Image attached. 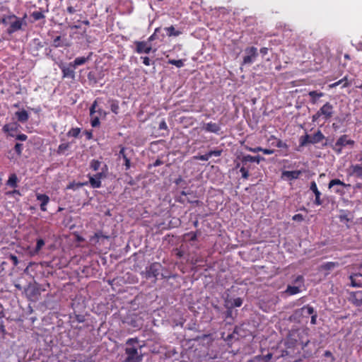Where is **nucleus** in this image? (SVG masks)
<instances>
[{
	"mask_svg": "<svg viewBox=\"0 0 362 362\" xmlns=\"http://www.w3.org/2000/svg\"><path fill=\"white\" fill-rule=\"evenodd\" d=\"M142 346L139 344L137 337L129 338L124 344L125 358L122 362H142Z\"/></svg>",
	"mask_w": 362,
	"mask_h": 362,
	"instance_id": "obj_1",
	"label": "nucleus"
},
{
	"mask_svg": "<svg viewBox=\"0 0 362 362\" xmlns=\"http://www.w3.org/2000/svg\"><path fill=\"white\" fill-rule=\"evenodd\" d=\"M27 15L25 13L22 18H20L15 15H11L7 18H4L3 22L6 24H9V27L7 29V33L8 34H12L16 31L22 30L23 25H27V23L25 21Z\"/></svg>",
	"mask_w": 362,
	"mask_h": 362,
	"instance_id": "obj_2",
	"label": "nucleus"
},
{
	"mask_svg": "<svg viewBox=\"0 0 362 362\" xmlns=\"http://www.w3.org/2000/svg\"><path fill=\"white\" fill-rule=\"evenodd\" d=\"M163 266L160 263L153 262L148 267H146L145 271L142 272L141 274L146 279L153 278V282L155 283L158 279V276L160 275Z\"/></svg>",
	"mask_w": 362,
	"mask_h": 362,
	"instance_id": "obj_3",
	"label": "nucleus"
},
{
	"mask_svg": "<svg viewBox=\"0 0 362 362\" xmlns=\"http://www.w3.org/2000/svg\"><path fill=\"white\" fill-rule=\"evenodd\" d=\"M354 144V141L348 139V136L346 134H344L341 136L334 144H331L330 143L325 142L323 146H331L332 149L338 154H341L342 151L343 147L349 145L353 146Z\"/></svg>",
	"mask_w": 362,
	"mask_h": 362,
	"instance_id": "obj_4",
	"label": "nucleus"
},
{
	"mask_svg": "<svg viewBox=\"0 0 362 362\" xmlns=\"http://www.w3.org/2000/svg\"><path fill=\"white\" fill-rule=\"evenodd\" d=\"M41 288L39 285H28L25 288L27 298L32 301H37L41 294Z\"/></svg>",
	"mask_w": 362,
	"mask_h": 362,
	"instance_id": "obj_5",
	"label": "nucleus"
},
{
	"mask_svg": "<svg viewBox=\"0 0 362 362\" xmlns=\"http://www.w3.org/2000/svg\"><path fill=\"white\" fill-rule=\"evenodd\" d=\"M134 45L136 46L134 52L138 54H148L152 50L153 52L156 51V49L152 47L151 44L146 41H135Z\"/></svg>",
	"mask_w": 362,
	"mask_h": 362,
	"instance_id": "obj_6",
	"label": "nucleus"
},
{
	"mask_svg": "<svg viewBox=\"0 0 362 362\" xmlns=\"http://www.w3.org/2000/svg\"><path fill=\"white\" fill-rule=\"evenodd\" d=\"M245 56L243 57V64H252L258 56L257 49L255 47H247L245 49Z\"/></svg>",
	"mask_w": 362,
	"mask_h": 362,
	"instance_id": "obj_7",
	"label": "nucleus"
},
{
	"mask_svg": "<svg viewBox=\"0 0 362 362\" xmlns=\"http://www.w3.org/2000/svg\"><path fill=\"white\" fill-rule=\"evenodd\" d=\"M315 312V310L312 306L306 305L299 309L296 310L292 315V317L294 319H299L300 317H308L309 315L314 314Z\"/></svg>",
	"mask_w": 362,
	"mask_h": 362,
	"instance_id": "obj_8",
	"label": "nucleus"
},
{
	"mask_svg": "<svg viewBox=\"0 0 362 362\" xmlns=\"http://www.w3.org/2000/svg\"><path fill=\"white\" fill-rule=\"evenodd\" d=\"M59 67L62 72L63 78H68L74 79L75 78V67L71 66V63H69L68 64H65L64 63H61L59 64Z\"/></svg>",
	"mask_w": 362,
	"mask_h": 362,
	"instance_id": "obj_9",
	"label": "nucleus"
},
{
	"mask_svg": "<svg viewBox=\"0 0 362 362\" xmlns=\"http://www.w3.org/2000/svg\"><path fill=\"white\" fill-rule=\"evenodd\" d=\"M351 185L349 184H346L339 179L331 180L328 184L329 189L334 187V192L339 194H342L344 193V190L341 188V187H349Z\"/></svg>",
	"mask_w": 362,
	"mask_h": 362,
	"instance_id": "obj_10",
	"label": "nucleus"
},
{
	"mask_svg": "<svg viewBox=\"0 0 362 362\" xmlns=\"http://www.w3.org/2000/svg\"><path fill=\"white\" fill-rule=\"evenodd\" d=\"M237 159L240 160L242 165H247L248 163H256L259 164L261 161L265 160V158L260 156H252L250 155H243L238 156Z\"/></svg>",
	"mask_w": 362,
	"mask_h": 362,
	"instance_id": "obj_11",
	"label": "nucleus"
},
{
	"mask_svg": "<svg viewBox=\"0 0 362 362\" xmlns=\"http://www.w3.org/2000/svg\"><path fill=\"white\" fill-rule=\"evenodd\" d=\"M21 126L18 123V122H13L8 124H6L3 128L2 131L7 134L8 136L11 137H14L16 132H19Z\"/></svg>",
	"mask_w": 362,
	"mask_h": 362,
	"instance_id": "obj_12",
	"label": "nucleus"
},
{
	"mask_svg": "<svg viewBox=\"0 0 362 362\" xmlns=\"http://www.w3.org/2000/svg\"><path fill=\"white\" fill-rule=\"evenodd\" d=\"M333 105L329 102L326 103L322 107L320 108V112L325 120L329 119L334 113Z\"/></svg>",
	"mask_w": 362,
	"mask_h": 362,
	"instance_id": "obj_13",
	"label": "nucleus"
},
{
	"mask_svg": "<svg viewBox=\"0 0 362 362\" xmlns=\"http://www.w3.org/2000/svg\"><path fill=\"white\" fill-rule=\"evenodd\" d=\"M123 322L134 328H140L142 326V320L136 315L127 317Z\"/></svg>",
	"mask_w": 362,
	"mask_h": 362,
	"instance_id": "obj_14",
	"label": "nucleus"
},
{
	"mask_svg": "<svg viewBox=\"0 0 362 362\" xmlns=\"http://www.w3.org/2000/svg\"><path fill=\"white\" fill-rule=\"evenodd\" d=\"M300 334V330H298V329L292 330L289 333L288 337H289L290 340L293 341H292V344L293 345L299 344L302 346V348L303 349L308 346V344L309 343V340H307L306 341H303V340H300V339H298L296 338V337H299Z\"/></svg>",
	"mask_w": 362,
	"mask_h": 362,
	"instance_id": "obj_15",
	"label": "nucleus"
},
{
	"mask_svg": "<svg viewBox=\"0 0 362 362\" xmlns=\"http://www.w3.org/2000/svg\"><path fill=\"white\" fill-rule=\"evenodd\" d=\"M340 214L338 218L341 223H344L346 226L347 228H350V226L348 224L349 222L353 221L354 216L353 214L347 210H340Z\"/></svg>",
	"mask_w": 362,
	"mask_h": 362,
	"instance_id": "obj_16",
	"label": "nucleus"
},
{
	"mask_svg": "<svg viewBox=\"0 0 362 362\" xmlns=\"http://www.w3.org/2000/svg\"><path fill=\"white\" fill-rule=\"evenodd\" d=\"M310 189L315 194V199L314 201L315 204L320 206L323 203V200L321 199V192L318 190L317 184L315 181L310 182Z\"/></svg>",
	"mask_w": 362,
	"mask_h": 362,
	"instance_id": "obj_17",
	"label": "nucleus"
},
{
	"mask_svg": "<svg viewBox=\"0 0 362 362\" xmlns=\"http://www.w3.org/2000/svg\"><path fill=\"white\" fill-rule=\"evenodd\" d=\"M36 199L37 201H40V209L42 211H46L47 208L46 206L49 202V197L45 194H37Z\"/></svg>",
	"mask_w": 362,
	"mask_h": 362,
	"instance_id": "obj_18",
	"label": "nucleus"
},
{
	"mask_svg": "<svg viewBox=\"0 0 362 362\" xmlns=\"http://www.w3.org/2000/svg\"><path fill=\"white\" fill-rule=\"evenodd\" d=\"M302 172L300 170H285L282 173V177L286 178L289 180H296L301 175Z\"/></svg>",
	"mask_w": 362,
	"mask_h": 362,
	"instance_id": "obj_19",
	"label": "nucleus"
},
{
	"mask_svg": "<svg viewBox=\"0 0 362 362\" xmlns=\"http://www.w3.org/2000/svg\"><path fill=\"white\" fill-rule=\"evenodd\" d=\"M204 129L206 132L218 134L221 131V127L219 124L211 122L204 124Z\"/></svg>",
	"mask_w": 362,
	"mask_h": 362,
	"instance_id": "obj_20",
	"label": "nucleus"
},
{
	"mask_svg": "<svg viewBox=\"0 0 362 362\" xmlns=\"http://www.w3.org/2000/svg\"><path fill=\"white\" fill-rule=\"evenodd\" d=\"M93 53L90 52L88 55L85 57H76L71 63V66H74L75 68H76L78 66L83 65L86 64L88 61H89L91 59Z\"/></svg>",
	"mask_w": 362,
	"mask_h": 362,
	"instance_id": "obj_21",
	"label": "nucleus"
},
{
	"mask_svg": "<svg viewBox=\"0 0 362 362\" xmlns=\"http://www.w3.org/2000/svg\"><path fill=\"white\" fill-rule=\"evenodd\" d=\"M351 285L354 287L362 286V274L356 273L349 276Z\"/></svg>",
	"mask_w": 362,
	"mask_h": 362,
	"instance_id": "obj_22",
	"label": "nucleus"
},
{
	"mask_svg": "<svg viewBox=\"0 0 362 362\" xmlns=\"http://www.w3.org/2000/svg\"><path fill=\"white\" fill-rule=\"evenodd\" d=\"M15 116L18 120V122H21V123H25L26 122L28 119H29V114L28 112L24 110V109H22L20 111H17L16 113H15Z\"/></svg>",
	"mask_w": 362,
	"mask_h": 362,
	"instance_id": "obj_23",
	"label": "nucleus"
},
{
	"mask_svg": "<svg viewBox=\"0 0 362 362\" xmlns=\"http://www.w3.org/2000/svg\"><path fill=\"white\" fill-rule=\"evenodd\" d=\"M127 148L125 147L121 146L120 151L119 152V158H122L124 163V165L126 167V170L130 168L131 163L130 159L127 157V154L126 153Z\"/></svg>",
	"mask_w": 362,
	"mask_h": 362,
	"instance_id": "obj_24",
	"label": "nucleus"
},
{
	"mask_svg": "<svg viewBox=\"0 0 362 362\" xmlns=\"http://www.w3.org/2000/svg\"><path fill=\"white\" fill-rule=\"evenodd\" d=\"M161 28H156L153 32V33L148 38L147 41L151 44V42L156 39L163 40L165 37V34L160 33Z\"/></svg>",
	"mask_w": 362,
	"mask_h": 362,
	"instance_id": "obj_25",
	"label": "nucleus"
},
{
	"mask_svg": "<svg viewBox=\"0 0 362 362\" xmlns=\"http://www.w3.org/2000/svg\"><path fill=\"white\" fill-rule=\"evenodd\" d=\"M352 302L356 306L362 305V290L355 291L351 296Z\"/></svg>",
	"mask_w": 362,
	"mask_h": 362,
	"instance_id": "obj_26",
	"label": "nucleus"
},
{
	"mask_svg": "<svg viewBox=\"0 0 362 362\" xmlns=\"http://www.w3.org/2000/svg\"><path fill=\"white\" fill-rule=\"evenodd\" d=\"M325 137L320 130H317L313 135H311V144H316L321 142Z\"/></svg>",
	"mask_w": 362,
	"mask_h": 362,
	"instance_id": "obj_27",
	"label": "nucleus"
},
{
	"mask_svg": "<svg viewBox=\"0 0 362 362\" xmlns=\"http://www.w3.org/2000/svg\"><path fill=\"white\" fill-rule=\"evenodd\" d=\"M339 266V262H327L322 264L320 266V269H321V270L329 272V271H332V270L334 269L335 268L338 267Z\"/></svg>",
	"mask_w": 362,
	"mask_h": 362,
	"instance_id": "obj_28",
	"label": "nucleus"
},
{
	"mask_svg": "<svg viewBox=\"0 0 362 362\" xmlns=\"http://www.w3.org/2000/svg\"><path fill=\"white\" fill-rule=\"evenodd\" d=\"M247 149L252 153H257V152H263L264 154L266 155H271L274 153V149H267V148H262V147H256V148H251V147H247Z\"/></svg>",
	"mask_w": 362,
	"mask_h": 362,
	"instance_id": "obj_29",
	"label": "nucleus"
},
{
	"mask_svg": "<svg viewBox=\"0 0 362 362\" xmlns=\"http://www.w3.org/2000/svg\"><path fill=\"white\" fill-rule=\"evenodd\" d=\"M351 173L350 175H354L358 178L362 179V165H352L351 166Z\"/></svg>",
	"mask_w": 362,
	"mask_h": 362,
	"instance_id": "obj_30",
	"label": "nucleus"
},
{
	"mask_svg": "<svg viewBox=\"0 0 362 362\" xmlns=\"http://www.w3.org/2000/svg\"><path fill=\"white\" fill-rule=\"evenodd\" d=\"M311 144V135L305 134L299 139V147L305 146Z\"/></svg>",
	"mask_w": 362,
	"mask_h": 362,
	"instance_id": "obj_31",
	"label": "nucleus"
},
{
	"mask_svg": "<svg viewBox=\"0 0 362 362\" xmlns=\"http://www.w3.org/2000/svg\"><path fill=\"white\" fill-rule=\"evenodd\" d=\"M164 30L166 31V35L168 37H177L182 33L181 31L176 30L173 25L165 27Z\"/></svg>",
	"mask_w": 362,
	"mask_h": 362,
	"instance_id": "obj_32",
	"label": "nucleus"
},
{
	"mask_svg": "<svg viewBox=\"0 0 362 362\" xmlns=\"http://www.w3.org/2000/svg\"><path fill=\"white\" fill-rule=\"evenodd\" d=\"M18 179L17 175L15 173L11 174L8 180H7L6 185L11 187L16 188L17 187Z\"/></svg>",
	"mask_w": 362,
	"mask_h": 362,
	"instance_id": "obj_33",
	"label": "nucleus"
},
{
	"mask_svg": "<svg viewBox=\"0 0 362 362\" xmlns=\"http://www.w3.org/2000/svg\"><path fill=\"white\" fill-rule=\"evenodd\" d=\"M108 103L110 105L111 111L116 115L118 114L119 110V101L114 99H110L108 100Z\"/></svg>",
	"mask_w": 362,
	"mask_h": 362,
	"instance_id": "obj_34",
	"label": "nucleus"
},
{
	"mask_svg": "<svg viewBox=\"0 0 362 362\" xmlns=\"http://www.w3.org/2000/svg\"><path fill=\"white\" fill-rule=\"evenodd\" d=\"M300 286L301 285H298V286L288 285L285 291V293L290 296L297 294V293H300Z\"/></svg>",
	"mask_w": 362,
	"mask_h": 362,
	"instance_id": "obj_35",
	"label": "nucleus"
},
{
	"mask_svg": "<svg viewBox=\"0 0 362 362\" xmlns=\"http://www.w3.org/2000/svg\"><path fill=\"white\" fill-rule=\"evenodd\" d=\"M33 46L32 52L33 55H37V52L39 50V49L43 47V45L39 39H34L33 40Z\"/></svg>",
	"mask_w": 362,
	"mask_h": 362,
	"instance_id": "obj_36",
	"label": "nucleus"
},
{
	"mask_svg": "<svg viewBox=\"0 0 362 362\" xmlns=\"http://www.w3.org/2000/svg\"><path fill=\"white\" fill-rule=\"evenodd\" d=\"M89 182L93 188H100L101 187V181L94 175L89 177Z\"/></svg>",
	"mask_w": 362,
	"mask_h": 362,
	"instance_id": "obj_37",
	"label": "nucleus"
},
{
	"mask_svg": "<svg viewBox=\"0 0 362 362\" xmlns=\"http://www.w3.org/2000/svg\"><path fill=\"white\" fill-rule=\"evenodd\" d=\"M308 95L311 98V102L313 104H315L317 103V100L318 98H320L324 95V93H321V92L318 93L315 90H313V91L309 92Z\"/></svg>",
	"mask_w": 362,
	"mask_h": 362,
	"instance_id": "obj_38",
	"label": "nucleus"
},
{
	"mask_svg": "<svg viewBox=\"0 0 362 362\" xmlns=\"http://www.w3.org/2000/svg\"><path fill=\"white\" fill-rule=\"evenodd\" d=\"M225 307L226 308L227 310L224 313V318L226 320L228 319V318L233 319V308H232V307L229 306L228 300H226Z\"/></svg>",
	"mask_w": 362,
	"mask_h": 362,
	"instance_id": "obj_39",
	"label": "nucleus"
},
{
	"mask_svg": "<svg viewBox=\"0 0 362 362\" xmlns=\"http://www.w3.org/2000/svg\"><path fill=\"white\" fill-rule=\"evenodd\" d=\"M102 100L101 98H97L94 102L93 103V104L91 105L90 107V117H93V115H95V114L96 113V107L98 106V103H100V101Z\"/></svg>",
	"mask_w": 362,
	"mask_h": 362,
	"instance_id": "obj_40",
	"label": "nucleus"
},
{
	"mask_svg": "<svg viewBox=\"0 0 362 362\" xmlns=\"http://www.w3.org/2000/svg\"><path fill=\"white\" fill-rule=\"evenodd\" d=\"M248 166L247 165H242L241 168H240V172L241 173V175H242V177L243 179H248L249 176H250V174H249V170H248Z\"/></svg>",
	"mask_w": 362,
	"mask_h": 362,
	"instance_id": "obj_41",
	"label": "nucleus"
},
{
	"mask_svg": "<svg viewBox=\"0 0 362 362\" xmlns=\"http://www.w3.org/2000/svg\"><path fill=\"white\" fill-rule=\"evenodd\" d=\"M31 16L33 18L34 21H40L41 19H44L45 18V16L44 13L41 11H33L31 13Z\"/></svg>",
	"mask_w": 362,
	"mask_h": 362,
	"instance_id": "obj_42",
	"label": "nucleus"
},
{
	"mask_svg": "<svg viewBox=\"0 0 362 362\" xmlns=\"http://www.w3.org/2000/svg\"><path fill=\"white\" fill-rule=\"evenodd\" d=\"M101 165V162L98 160H92L90 163V168L94 171H97L100 169Z\"/></svg>",
	"mask_w": 362,
	"mask_h": 362,
	"instance_id": "obj_43",
	"label": "nucleus"
},
{
	"mask_svg": "<svg viewBox=\"0 0 362 362\" xmlns=\"http://www.w3.org/2000/svg\"><path fill=\"white\" fill-rule=\"evenodd\" d=\"M45 243L43 239L38 238L37 240L36 247L34 250V253L37 254L39 252V251L42 248V247L45 245Z\"/></svg>",
	"mask_w": 362,
	"mask_h": 362,
	"instance_id": "obj_44",
	"label": "nucleus"
},
{
	"mask_svg": "<svg viewBox=\"0 0 362 362\" xmlns=\"http://www.w3.org/2000/svg\"><path fill=\"white\" fill-rule=\"evenodd\" d=\"M81 132L80 128H71L67 133L68 136L78 137Z\"/></svg>",
	"mask_w": 362,
	"mask_h": 362,
	"instance_id": "obj_45",
	"label": "nucleus"
},
{
	"mask_svg": "<svg viewBox=\"0 0 362 362\" xmlns=\"http://www.w3.org/2000/svg\"><path fill=\"white\" fill-rule=\"evenodd\" d=\"M168 64L175 65L178 68H181L184 66V61L182 59H169Z\"/></svg>",
	"mask_w": 362,
	"mask_h": 362,
	"instance_id": "obj_46",
	"label": "nucleus"
},
{
	"mask_svg": "<svg viewBox=\"0 0 362 362\" xmlns=\"http://www.w3.org/2000/svg\"><path fill=\"white\" fill-rule=\"evenodd\" d=\"M85 183L81 182H71L66 187V189L76 190L78 189L80 187H83Z\"/></svg>",
	"mask_w": 362,
	"mask_h": 362,
	"instance_id": "obj_47",
	"label": "nucleus"
},
{
	"mask_svg": "<svg viewBox=\"0 0 362 362\" xmlns=\"http://www.w3.org/2000/svg\"><path fill=\"white\" fill-rule=\"evenodd\" d=\"M90 124L93 127H97L100 125V119L98 116L93 115V117H90Z\"/></svg>",
	"mask_w": 362,
	"mask_h": 362,
	"instance_id": "obj_48",
	"label": "nucleus"
},
{
	"mask_svg": "<svg viewBox=\"0 0 362 362\" xmlns=\"http://www.w3.org/2000/svg\"><path fill=\"white\" fill-rule=\"evenodd\" d=\"M69 146H70V145L69 143L61 144L58 147L57 153H63L64 151L67 150L69 148Z\"/></svg>",
	"mask_w": 362,
	"mask_h": 362,
	"instance_id": "obj_49",
	"label": "nucleus"
},
{
	"mask_svg": "<svg viewBox=\"0 0 362 362\" xmlns=\"http://www.w3.org/2000/svg\"><path fill=\"white\" fill-rule=\"evenodd\" d=\"M211 157L209 156V152L204 155H199V156H194V158L195 160H202V161H207Z\"/></svg>",
	"mask_w": 362,
	"mask_h": 362,
	"instance_id": "obj_50",
	"label": "nucleus"
},
{
	"mask_svg": "<svg viewBox=\"0 0 362 362\" xmlns=\"http://www.w3.org/2000/svg\"><path fill=\"white\" fill-rule=\"evenodd\" d=\"M23 148V145L20 143H16L14 146V151L18 156H21L22 154Z\"/></svg>",
	"mask_w": 362,
	"mask_h": 362,
	"instance_id": "obj_51",
	"label": "nucleus"
},
{
	"mask_svg": "<svg viewBox=\"0 0 362 362\" xmlns=\"http://www.w3.org/2000/svg\"><path fill=\"white\" fill-rule=\"evenodd\" d=\"M242 304H243L242 298H237L233 300V303L229 306L232 307V308H233L234 307H240L242 305Z\"/></svg>",
	"mask_w": 362,
	"mask_h": 362,
	"instance_id": "obj_52",
	"label": "nucleus"
},
{
	"mask_svg": "<svg viewBox=\"0 0 362 362\" xmlns=\"http://www.w3.org/2000/svg\"><path fill=\"white\" fill-rule=\"evenodd\" d=\"M61 40H62L61 36L56 37L52 42V46L54 47H62L63 45L61 43Z\"/></svg>",
	"mask_w": 362,
	"mask_h": 362,
	"instance_id": "obj_53",
	"label": "nucleus"
},
{
	"mask_svg": "<svg viewBox=\"0 0 362 362\" xmlns=\"http://www.w3.org/2000/svg\"><path fill=\"white\" fill-rule=\"evenodd\" d=\"M95 237L98 239V240L100 239H108L110 238L108 235H105L102 231L95 233Z\"/></svg>",
	"mask_w": 362,
	"mask_h": 362,
	"instance_id": "obj_54",
	"label": "nucleus"
},
{
	"mask_svg": "<svg viewBox=\"0 0 362 362\" xmlns=\"http://www.w3.org/2000/svg\"><path fill=\"white\" fill-rule=\"evenodd\" d=\"M275 146L280 148H288V145L280 139L276 141Z\"/></svg>",
	"mask_w": 362,
	"mask_h": 362,
	"instance_id": "obj_55",
	"label": "nucleus"
},
{
	"mask_svg": "<svg viewBox=\"0 0 362 362\" xmlns=\"http://www.w3.org/2000/svg\"><path fill=\"white\" fill-rule=\"evenodd\" d=\"M222 150L221 149H217V150H213V151H209V156L210 157L211 156H220L222 153Z\"/></svg>",
	"mask_w": 362,
	"mask_h": 362,
	"instance_id": "obj_56",
	"label": "nucleus"
},
{
	"mask_svg": "<svg viewBox=\"0 0 362 362\" xmlns=\"http://www.w3.org/2000/svg\"><path fill=\"white\" fill-rule=\"evenodd\" d=\"M14 137H16V140H19V141H25L28 139V136L26 134H17V135L15 134Z\"/></svg>",
	"mask_w": 362,
	"mask_h": 362,
	"instance_id": "obj_57",
	"label": "nucleus"
},
{
	"mask_svg": "<svg viewBox=\"0 0 362 362\" xmlns=\"http://www.w3.org/2000/svg\"><path fill=\"white\" fill-rule=\"evenodd\" d=\"M292 219L296 221H303L304 220L303 216L301 214H295Z\"/></svg>",
	"mask_w": 362,
	"mask_h": 362,
	"instance_id": "obj_58",
	"label": "nucleus"
},
{
	"mask_svg": "<svg viewBox=\"0 0 362 362\" xmlns=\"http://www.w3.org/2000/svg\"><path fill=\"white\" fill-rule=\"evenodd\" d=\"M341 81L342 83L344 82L342 88L348 87V86H351V82L349 81V80H348L346 76H344L343 78H341Z\"/></svg>",
	"mask_w": 362,
	"mask_h": 362,
	"instance_id": "obj_59",
	"label": "nucleus"
},
{
	"mask_svg": "<svg viewBox=\"0 0 362 362\" xmlns=\"http://www.w3.org/2000/svg\"><path fill=\"white\" fill-rule=\"evenodd\" d=\"M304 279L303 276L301 275H298L296 276V278L294 279L293 282L295 284H299L300 285L303 283Z\"/></svg>",
	"mask_w": 362,
	"mask_h": 362,
	"instance_id": "obj_60",
	"label": "nucleus"
},
{
	"mask_svg": "<svg viewBox=\"0 0 362 362\" xmlns=\"http://www.w3.org/2000/svg\"><path fill=\"white\" fill-rule=\"evenodd\" d=\"M88 79L90 81H93L95 83L98 82L95 77V74L91 71L88 74Z\"/></svg>",
	"mask_w": 362,
	"mask_h": 362,
	"instance_id": "obj_61",
	"label": "nucleus"
},
{
	"mask_svg": "<svg viewBox=\"0 0 362 362\" xmlns=\"http://www.w3.org/2000/svg\"><path fill=\"white\" fill-rule=\"evenodd\" d=\"M9 258L12 261L14 266H17L18 264V259L16 255H11Z\"/></svg>",
	"mask_w": 362,
	"mask_h": 362,
	"instance_id": "obj_62",
	"label": "nucleus"
},
{
	"mask_svg": "<svg viewBox=\"0 0 362 362\" xmlns=\"http://www.w3.org/2000/svg\"><path fill=\"white\" fill-rule=\"evenodd\" d=\"M317 312L315 311L314 313V314L311 315L310 323L312 325H316L317 324Z\"/></svg>",
	"mask_w": 362,
	"mask_h": 362,
	"instance_id": "obj_63",
	"label": "nucleus"
},
{
	"mask_svg": "<svg viewBox=\"0 0 362 362\" xmlns=\"http://www.w3.org/2000/svg\"><path fill=\"white\" fill-rule=\"evenodd\" d=\"M141 59L143 60V63L146 66H150L151 64V60L148 57H141Z\"/></svg>",
	"mask_w": 362,
	"mask_h": 362,
	"instance_id": "obj_64",
	"label": "nucleus"
}]
</instances>
